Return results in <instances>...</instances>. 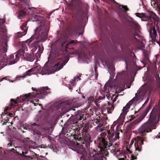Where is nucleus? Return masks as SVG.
<instances>
[{
  "instance_id": "f257e3e1",
  "label": "nucleus",
  "mask_w": 160,
  "mask_h": 160,
  "mask_svg": "<svg viewBox=\"0 0 160 160\" xmlns=\"http://www.w3.org/2000/svg\"><path fill=\"white\" fill-rule=\"evenodd\" d=\"M160 117V106L156 105L152 108L150 113L149 120L141 126L138 130L139 134L145 136L147 133L150 132L153 129L154 123L157 118L159 121Z\"/></svg>"
},
{
  "instance_id": "f03ea898",
  "label": "nucleus",
  "mask_w": 160,
  "mask_h": 160,
  "mask_svg": "<svg viewBox=\"0 0 160 160\" xmlns=\"http://www.w3.org/2000/svg\"><path fill=\"white\" fill-rule=\"evenodd\" d=\"M76 110L69 112L71 116L66 122L64 125L62 129L64 128L68 130L71 127L74 128L73 125L74 124H76L80 122L79 124H83L82 121L85 120V116H84V113L82 112L77 108Z\"/></svg>"
},
{
  "instance_id": "7ed1b4c3",
  "label": "nucleus",
  "mask_w": 160,
  "mask_h": 160,
  "mask_svg": "<svg viewBox=\"0 0 160 160\" xmlns=\"http://www.w3.org/2000/svg\"><path fill=\"white\" fill-rule=\"evenodd\" d=\"M76 110L69 112L71 116L66 122L64 125L62 129L64 128L68 130L71 127L74 128L73 125L74 124H76L80 122L79 124H83L82 121L85 120V116H84V113L82 112L77 108Z\"/></svg>"
},
{
  "instance_id": "20e7f679",
  "label": "nucleus",
  "mask_w": 160,
  "mask_h": 160,
  "mask_svg": "<svg viewBox=\"0 0 160 160\" xmlns=\"http://www.w3.org/2000/svg\"><path fill=\"white\" fill-rule=\"evenodd\" d=\"M146 20H148L147 25L150 26V28L148 29L150 37L152 40L155 41L158 37L157 32H158L160 37V30L158 26L159 18L156 15H155L153 17H147Z\"/></svg>"
},
{
  "instance_id": "39448f33",
  "label": "nucleus",
  "mask_w": 160,
  "mask_h": 160,
  "mask_svg": "<svg viewBox=\"0 0 160 160\" xmlns=\"http://www.w3.org/2000/svg\"><path fill=\"white\" fill-rule=\"evenodd\" d=\"M97 142L98 144L96 149H93L92 151L96 152L93 155V157L100 158L105 156L108 157V152L105 149L106 144L104 139L102 137H99L97 140Z\"/></svg>"
},
{
  "instance_id": "423d86ee",
  "label": "nucleus",
  "mask_w": 160,
  "mask_h": 160,
  "mask_svg": "<svg viewBox=\"0 0 160 160\" xmlns=\"http://www.w3.org/2000/svg\"><path fill=\"white\" fill-rule=\"evenodd\" d=\"M49 30V28L46 25L44 21L40 22V25L35 31L36 38H39L42 41H45L47 38Z\"/></svg>"
},
{
  "instance_id": "0eeeda50",
  "label": "nucleus",
  "mask_w": 160,
  "mask_h": 160,
  "mask_svg": "<svg viewBox=\"0 0 160 160\" xmlns=\"http://www.w3.org/2000/svg\"><path fill=\"white\" fill-rule=\"evenodd\" d=\"M75 100L69 99L65 101L64 102V106L61 109L62 112L63 114L68 112L76 111L78 109V106L75 103Z\"/></svg>"
},
{
  "instance_id": "6e6552de",
  "label": "nucleus",
  "mask_w": 160,
  "mask_h": 160,
  "mask_svg": "<svg viewBox=\"0 0 160 160\" xmlns=\"http://www.w3.org/2000/svg\"><path fill=\"white\" fill-rule=\"evenodd\" d=\"M31 96V93H29L26 94L23 96H21L20 98L18 97L16 100L13 99H11L10 107H6L4 109V112H7L8 111L12 109L15 105L17 104L18 102H24L26 99H28L30 98Z\"/></svg>"
},
{
  "instance_id": "1a4fd4ad",
  "label": "nucleus",
  "mask_w": 160,
  "mask_h": 160,
  "mask_svg": "<svg viewBox=\"0 0 160 160\" xmlns=\"http://www.w3.org/2000/svg\"><path fill=\"white\" fill-rule=\"evenodd\" d=\"M147 138L145 136H137L132 140L130 144L134 143L136 151L140 152L141 150L142 145L143 144V142L146 141Z\"/></svg>"
},
{
  "instance_id": "9d476101",
  "label": "nucleus",
  "mask_w": 160,
  "mask_h": 160,
  "mask_svg": "<svg viewBox=\"0 0 160 160\" xmlns=\"http://www.w3.org/2000/svg\"><path fill=\"white\" fill-rule=\"evenodd\" d=\"M74 128L71 127L70 128L74 131L75 134H76L78 138H80V139L77 140V141L79 142L82 138H84L88 136H90V135L88 134L87 130L86 128H83L82 129V128H76L75 126H74Z\"/></svg>"
},
{
  "instance_id": "9b49d317",
  "label": "nucleus",
  "mask_w": 160,
  "mask_h": 160,
  "mask_svg": "<svg viewBox=\"0 0 160 160\" xmlns=\"http://www.w3.org/2000/svg\"><path fill=\"white\" fill-rule=\"evenodd\" d=\"M23 2L18 3V7L21 9L19 16L22 17L26 15V11L27 10V8L25 6V5L28 7L29 5V2L28 0H23Z\"/></svg>"
},
{
  "instance_id": "f8f14e48",
  "label": "nucleus",
  "mask_w": 160,
  "mask_h": 160,
  "mask_svg": "<svg viewBox=\"0 0 160 160\" xmlns=\"http://www.w3.org/2000/svg\"><path fill=\"white\" fill-rule=\"evenodd\" d=\"M27 49L26 46L25 45H22L21 48L17 52V54L15 55V59L11 61L10 64H14L18 61L20 56L25 54V50Z\"/></svg>"
},
{
  "instance_id": "ddd939ff",
  "label": "nucleus",
  "mask_w": 160,
  "mask_h": 160,
  "mask_svg": "<svg viewBox=\"0 0 160 160\" xmlns=\"http://www.w3.org/2000/svg\"><path fill=\"white\" fill-rule=\"evenodd\" d=\"M61 54V52L57 50H52L48 58V61L51 62V63H54L57 59V57L59 56Z\"/></svg>"
},
{
  "instance_id": "4468645a",
  "label": "nucleus",
  "mask_w": 160,
  "mask_h": 160,
  "mask_svg": "<svg viewBox=\"0 0 160 160\" xmlns=\"http://www.w3.org/2000/svg\"><path fill=\"white\" fill-rule=\"evenodd\" d=\"M149 110L148 109L146 108L145 111L138 119L134 121L130 124L129 126V127L132 128L133 127L134 125L140 122L141 121H142L145 117Z\"/></svg>"
},
{
  "instance_id": "2eb2a0df",
  "label": "nucleus",
  "mask_w": 160,
  "mask_h": 160,
  "mask_svg": "<svg viewBox=\"0 0 160 160\" xmlns=\"http://www.w3.org/2000/svg\"><path fill=\"white\" fill-rule=\"evenodd\" d=\"M78 41L77 40H72L68 42L66 45L65 50L67 52H71L70 53L74 54V48L73 46L77 44Z\"/></svg>"
},
{
  "instance_id": "dca6fc26",
  "label": "nucleus",
  "mask_w": 160,
  "mask_h": 160,
  "mask_svg": "<svg viewBox=\"0 0 160 160\" xmlns=\"http://www.w3.org/2000/svg\"><path fill=\"white\" fill-rule=\"evenodd\" d=\"M61 58H60L58 59L57 63L53 67V69L55 71H58L62 69L67 62L65 61L62 59Z\"/></svg>"
},
{
  "instance_id": "f3484780",
  "label": "nucleus",
  "mask_w": 160,
  "mask_h": 160,
  "mask_svg": "<svg viewBox=\"0 0 160 160\" xmlns=\"http://www.w3.org/2000/svg\"><path fill=\"white\" fill-rule=\"evenodd\" d=\"M91 138L90 136H88L83 139H81L80 141L81 143V147L85 148H86L88 149L90 148V144L92 142Z\"/></svg>"
},
{
  "instance_id": "a211bd4d",
  "label": "nucleus",
  "mask_w": 160,
  "mask_h": 160,
  "mask_svg": "<svg viewBox=\"0 0 160 160\" xmlns=\"http://www.w3.org/2000/svg\"><path fill=\"white\" fill-rule=\"evenodd\" d=\"M27 24V22H25L21 26V29L23 32H18L16 35V37L17 38H21L26 34L28 28V27H26Z\"/></svg>"
},
{
  "instance_id": "6ab92c4d",
  "label": "nucleus",
  "mask_w": 160,
  "mask_h": 160,
  "mask_svg": "<svg viewBox=\"0 0 160 160\" xmlns=\"http://www.w3.org/2000/svg\"><path fill=\"white\" fill-rule=\"evenodd\" d=\"M68 133L66 134V136L68 137V139L70 140L72 139V141L73 140L75 141L80 138L78 137L76 134H75V132L72 130H70Z\"/></svg>"
},
{
  "instance_id": "aec40b11",
  "label": "nucleus",
  "mask_w": 160,
  "mask_h": 160,
  "mask_svg": "<svg viewBox=\"0 0 160 160\" xmlns=\"http://www.w3.org/2000/svg\"><path fill=\"white\" fill-rule=\"evenodd\" d=\"M119 132H116L115 137L113 138L114 136V134L113 133H111L109 131L108 132V134L107 135V138H108V139L109 141H115L117 139H119Z\"/></svg>"
},
{
  "instance_id": "412c9836",
  "label": "nucleus",
  "mask_w": 160,
  "mask_h": 160,
  "mask_svg": "<svg viewBox=\"0 0 160 160\" xmlns=\"http://www.w3.org/2000/svg\"><path fill=\"white\" fill-rule=\"evenodd\" d=\"M50 90L48 87H42L39 89L37 94L46 95L51 92Z\"/></svg>"
},
{
  "instance_id": "4be33fe9",
  "label": "nucleus",
  "mask_w": 160,
  "mask_h": 160,
  "mask_svg": "<svg viewBox=\"0 0 160 160\" xmlns=\"http://www.w3.org/2000/svg\"><path fill=\"white\" fill-rule=\"evenodd\" d=\"M134 99H132L130 100L125 106V107H124L122 109V112L121 114V116H125L127 112L128 111V109L130 108L131 105L133 103L132 102V100Z\"/></svg>"
},
{
  "instance_id": "5701e85b",
  "label": "nucleus",
  "mask_w": 160,
  "mask_h": 160,
  "mask_svg": "<svg viewBox=\"0 0 160 160\" xmlns=\"http://www.w3.org/2000/svg\"><path fill=\"white\" fill-rule=\"evenodd\" d=\"M109 88L110 87H109L105 86L104 88L100 91L101 93L104 96V97L106 96L107 98H109Z\"/></svg>"
},
{
  "instance_id": "b1692460",
  "label": "nucleus",
  "mask_w": 160,
  "mask_h": 160,
  "mask_svg": "<svg viewBox=\"0 0 160 160\" xmlns=\"http://www.w3.org/2000/svg\"><path fill=\"white\" fill-rule=\"evenodd\" d=\"M52 72L50 68L45 65L41 69V73L42 75L49 74L51 73Z\"/></svg>"
},
{
  "instance_id": "393cba45",
  "label": "nucleus",
  "mask_w": 160,
  "mask_h": 160,
  "mask_svg": "<svg viewBox=\"0 0 160 160\" xmlns=\"http://www.w3.org/2000/svg\"><path fill=\"white\" fill-rule=\"evenodd\" d=\"M20 57L29 62H32L35 59V58L33 57L32 55L29 54H24Z\"/></svg>"
},
{
  "instance_id": "a878e982",
  "label": "nucleus",
  "mask_w": 160,
  "mask_h": 160,
  "mask_svg": "<svg viewBox=\"0 0 160 160\" xmlns=\"http://www.w3.org/2000/svg\"><path fill=\"white\" fill-rule=\"evenodd\" d=\"M118 37L119 40L117 43L118 44H121L125 41V36L123 31H121L119 32L118 35Z\"/></svg>"
},
{
  "instance_id": "bb28decb",
  "label": "nucleus",
  "mask_w": 160,
  "mask_h": 160,
  "mask_svg": "<svg viewBox=\"0 0 160 160\" xmlns=\"http://www.w3.org/2000/svg\"><path fill=\"white\" fill-rule=\"evenodd\" d=\"M108 105L106 108L108 113H111L114 110V106L113 104H111L109 102H108Z\"/></svg>"
},
{
  "instance_id": "cd10ccee",
  "label": "nucleus",
  "mask_w": 160,
  "mask_h": 160,
  "mask_svg": "<svg viewBox=\"0 0 160 160\" xmlns=\"http://www.w3.org/2000/svg\"><path fill=\"white\" fill-rule=\"evenodd\" d=\"M19 142L23 144V145H28L31 144L32 141L30 140L29 138H27L23 139H20Z\"/></svg>"
},
{
  "instance_id": "c85d7f7f",
  "label": "nucleus",
  "mask_w": 160,
  "mask_h": 160,
  "mask_svg": "<svg viewBox=\"0 0 160 160\" xmlns=\"http://www.w3.org/2000/svg\"><path fill=\"white\" fill-rule=\"evenodd\" d=\"M126 73L125 72H123L121 73H118L117 76V78L122 80H125L127 78Z\"/></svg>"
},
{
  "instance_id": "c756f323",
  "label": "nucleus",
  "mask_w": 160,
  "mask_h": 160,
  "mask_svg": "<svg viewBox=\"0 0 160 160\" xmlns=\"http://www.w3.org/2000/svg\"><path fill=\"white\" fill-rule=\"evenodd\" d=\"M101 134L102 135V136H101V137H102V138L104 139V142L105 143H106V146H105V149H106L107 150V146H108V147H110L111 146H112V143L113 142H114L115 141H110V142H109L108 143V142L106 141L105 139V138L104 137H102V136H105L106 135V133H101Z\"/></svg>"
},
{
  "instance_id": "7c9ffc66",
  "label": "nucleus",
  "mask_w": 160,
  "mask_h": 160,
  "mask_svg": "<svg viewBox=\"0 0 160 160\" xmlns=\"http://www.w3.org/2000/svg\"><path fill=\"white\" fill-rule=\"evenodd\" d=\"M135 14L137 17H138L139 18H144L143 19L144 20L147 21H148V20H146L147 18V17H149V16L153 17L154 15H150L149 16H146V15L145 14V13H135Z\"/></svg>"
},
{
  "instance_id": "2f4dec72",
  "label": "nucleus",
  "mask_w": 160,
  "mask_h": 160,
  "mask_svg": "<svg viewBox=\"0 0 160 160\" xmlns=\"http://www.w3.org/2000/svg\"><path fill=\"white\" fill-rule=\"evenodd\" d=\"M119 95L117 94L116 95L115 94H110L109 96V98H107L108 100H112V103H113L117 100L118 97Z\"/></svg>"
},
{
  "instance_id": "473e14b6",
  "label": "nucleus",
  "mask_w": 160,
  "mask_h": 160,
  "mask_svg": "<svg viewBox=\"0 0 160 160\" xmlns=\"http://www.w3.org/2000/svg\"><path fill=\"white\" fill-rule=\"evenodd\" d=\"M130 39L131 40H136L137 41H138V39L137 38L135 37V36H137L138 37H139L140 35L138 34H135L133 32H131L130 33Z\"/></svg>"
},
{
  "instance_id": "72a5a7b5",
  "label": "nucleus",
  "mask_w": 160,
  "mask_h": 160,
  "mask_svg": "<svg viewBox=\"0 0 160 160\" xmlns=\"http://www.w3.org/2000/svg\"><path fill=\"white\" fill-rule=\"evenodd\" d=\"M160 88V82H158L156 87H155L154 85L152 92L153 93H156L158 92Z\"/></svg>"
},
{
  "instance_id": "f704fd0d",
  "label": "nucleus",
  "mask_w": 160,
  "mask_h": 160,
  "mask_svg": "<svg viewBox=\"0 0 160 160\" xmlns=\"http://www.w3.org/2000/svg\"><path fill=\"white\" fill-rule=\"evenodd\" d=\"M96 123L97 124H98L97 126L98 127H104V126H103V122L102 121V120H101L100 119H99V120H98V119H97L96 120Z\"/></svg>"
},
{
  "instance_id": "c9c22d12",
  "label": "nucleus",
  "mask_w": 160,
  "mask_h": 160,
  "mask_svg": "<svg viewBox=\"0 0 160 160\" xmlns=\"http://www.w3.org/2000/svg\"><path fill=\"white\" fill-rule=\"evenodd\" d=\"M85 151V148L80 146L79 149L77 150V152L80 154H82Z\"/></svg>"
},
{
  "instance_id": "e433bc0d",
  "label": "nucleus",
  "mask_w": 160,
  "mask_h": 160,
  "mask_svg": "<svg viewBox=\"0 0 160 160\" xmlns=\"http://www.w3.org/2000/svg\"><path fill=\"white\" fill-rule=\"evenodd\" d=\"M153 86L154 85L152 84H150L147 87V90L149 93H151L152 92Z\"/></svg>"
},
{
  "instance_id": "4c0bfd02",
  "label": "nucleus",
  "mask_w": 160,
  "mask_h": 160,
  "mask_svg": "<svg viewBox=\"0 0 160 160\" xmlns=\"http://www.w3.org/2000/svg\"><path fill=\"white\" fill-rule=\"evenodd\" d=\"M140 96L139 95H137V93H136L135 97L132 99H134V100H132V102L133 103L134 102L135 103H136L137 102H139L140 101Z\"/></svg>"
},
{
  "instance_id": "58836bf2",
  "label": "nucleus",
  "mask_w": 160,
  "mask_h": 160,
  "mask_svg": "<svg viewBox=\"0 0 160 160\" xmlns=\"http://www.w3.org/2000/svg\"><path fill=\"white\" fill-rule=\"evenodd\" d=\"M125 155H126L127 157L129 159H130L131 158H133V159L131 160H134L135 159H137V156H134L133 154H132L131 153L129 154H129H125Z\"/></svg>"
},
{
  "instance_id": "ea45409f",
  "label": "nucleus",
  "mask_w": 160,
  "mask_h": 160,
  "mask_svg": "<svg viewBox=\"0 0 160 160\" xmlns=\"http://www.w3.org/2000/svg\"><path fill=\"white\" fill-rule=\"evenodd\" d=\"M133 27L135 30L139 31L140 26L138 23H133Z\"/></svg>"
},
{
  "instance_id": "a19ab883",
  "label": "nucleus",
  "mask_w": 160,
  "mask_h": 160,
  "mask_svg": "<svg viewBox=\"0 0 160 160\" xmlns=\"http://www.w3.org/2000/svg\"><path fill=\"white\" fill-rule=\"evenodd\" d=\"M34 71V69L33 68L28 70L25 73L26 75H30L31 74H33Z\"/></svg>"
},
{
  "instance_id": "79ce46f5",
  "label": "nucleus",
  "mask_w": 160,
  "mask_h": 160,
  "mask_svg": "<svg viewBox=\"0 0 160 160\" xmlns=\"http://www.w3.org/2000/svg\"><path fill=\"white\" fill-rule=\"evenodd\" d=\"M95 129L97 131L99 132H101L102 131L105 130V127L100 128V127L98 126L96 127Z\"/></svg>"
},
{
  "instance_id": "37998d69",
  "label": "nucleus",
  "mask_w": 160,
  "mask_h": 160,
  "mask_svg": "<svg viewBox=\"0 0 160 160\" xmlns=\"http://www.w3.org/2000/svg\"><path fill=\"white\" fill-rule=\"evenodd\" d=\"M109 4L116 3L117 2L114 0H102Z\"/></svg>"
},
{
  "instance_id": "c03bdc74",
  "label": "nucleus",
  "mask_w": 160,
  "mask_h": 160,
  "mask_svg": "<svg viewBox=\"0 0 160 160\" xmlns=\"http://www.w3.org/2000/svg\"><path fill=\"white\" fill-rule=\"evenodd\" d=\"M118 160H131L133 159V158H131L130 159H129L128 158H127V156L126 155H124L123 157L122 158H118Z\"/></svg>"
},
{
  "instance_id": "a18cd8bd",
  "label": "nucleus",
  "mask_w": 160,
  "mask_h": 160,
  "mask_svg": "<svg viewBox=\"0 0 160 160\" xmlns=\"http://www.w3.org/2000/svg\"><path fill=\"white\" fill-rule=\"evenodd\" d=\"M95 100H96L95 99L94 97H90L88 99V103H91L92 102H93L94 101L95 102Z\"/></svg>"
},
{
  "instance_id": "49530a36",
  "label": "nucleus",
  "mask_w": 160,
  "mask_h": 160,
  "mask_svg": "<svg viewBox=\"0 0 160 160\" xmlns=\"http://www.w3.org/2000/svg\"><path fill=\"white\" fill-rule=\"evenodd\" d=\"M119 6L120 8H121H121H123L125 11H128L129 10V9L127 7V6H123L122 5H120Z\"/></svg>"
},
{
  "instance_id": "de8ad7c7",
  "label": "nucleus",
  "mask_w": 160,
  "mask_h": 160,
  "mask_svg": "<svg viewBox=\"0 0 160 160\" xmlns=\"http://www.w3.org/2000/svg\"><path fill=\"white\" fill-rule=\"evenodd\" d=\"M151 4L152 6H153L154 7H156L157 6V0H152Z\"/></svg>"
},
{
  "instance_id": "09e8293b",
  "label": "nucleus",
  "mask_w": 160,
  "mask_h": 160,
  "mask_svg": "<svg viewBox=\"0 0 160 160\" xmlns=\"http://www.w3.org/2000/svg\"><path fill=\"white\" fill-rule=\"evenodd\" d=\"M101 99L98 98L97 100L95 101L94 103H95L96 105L98 107H99L100 105L99 104L98 102H99V101L101 100Z\"/></svg>"
},
{
  "instance_id": "8fccbe9b",
  "label": "nucleus",
  "mask_w": 160,
  "mask_h": 160,
  "mask_svg": "<svg viewBox=\"0 0 160 160\" xmlns=\"http://www.w3.org/2000/svg\"><path fill=\"white\" fill-rule=\"evenodd\" d=\"M41 53H42L38 52L36 54L35 57L37 60H38V58H40Z\"/></svg>"
},
{
  "instance_id": "3c124183",
  "label": "nucleus",
  "mask_w": 160,
  "mask_h": 160,
  "mask_svg": "<svg viewBox=\"0 0 160 160\" xmlns=\"http://www.w3.org/2000/svg\"><path fill=\"white\" fill-rule=\"evenodd\" d=\"M143 55L146 59H148V54L146 51H144Z\"/></svg>"
},
{
  "instance_id": "603ef678",
  "label": "nucleus",
  "mask_w": 160,
  "mask_h": 160,
  "mask_svg": "<svg viewBox=\"0 0 160 160\" xmlns=\"http://www.w3.org/2000/svg\"><path fill=\"white\" fill-rule=\"evenodd\" d=\"M28 151H26L25 152L22 151V154L23 156H24L25 157H28V158H30V156H29L28 155H25L26 154H28Z\"/></svg>"
},
{
  "instance_id": "864d4df0",
  "label": "nucleus",
  "mask_w": 160,
  "mask_h": 160,
  "mask_svg": "<svg viewBox=\"0 0 160 160\" xmlns=\"http://www.w3.org/2000/svg\"><path fill=\"white\" fill-rule=\"evenodd\" d=\"M43 50V47H41L40 46H38V52L42 53Z\"/></svg>"
},
{
  "instance_id": "5fc2aeb1",
  "label": "nucleus",
  "mask_w": 160,
  "mask_h": 160,
  "mask_svg": "<svg viewBox=\"0 0 160 160\" xmlns=\"http://www.w3.org/2000/svg\"><path fill=\"white\" fill-rule=\"evenodd\" d=\"M41 67L40 65L36 67H35L33 68L34 69V71H38L41 69Z\"/></svg>"
},
{
  "instance_id": "6e6d98bb",
  "label": "nucleus",
  "mask_w": 160,
  "mask_h": 160,
  "mask_svg": "<svg viewBox=\"0 0 160 160\" xmlns=\"http://www.w3.org/2000/svg\"><path fill=\"white\" fill-rule=\"evenodd\" d=\"M149 98H148L146 100V101H145V102L144 103V104L142 105V106L139 109V110L141 109L143 107H144L148 102L149 101Z\"/></svg>"
},
{
  "instance_id": "4d7b16f0",
  "label": "nucleus",
  "mask_w": 160,
  "mask_h": 160,
  "mask_svg": "<svg viewBox=\"0 0 160 160\" xmlns=\"http://www.w3.org/2000/svg\"><path fill=\"white\" fill-rule=\"evenodd\" d=\"M157 6L156 7L158 8L160 12V1L157 0Z\"/></svg>"
},
{
  "instance_id": "13d9d810",
  "label": "nucleus",
  "mask_w": 160,
  "mask_h": 160,
  "mask_svg": "<svg viewBox=\"0 0 160 160\" xmlns=\"http://www.w3.org/2000/svg\"><path fill=\"white\" fill-rule=\"evenodd\" d=\"M38 126V125L37 124L35 123H33L31 125V128H32V129L33 130L35 129V128H34L35 127Z\"/></svg>"
},
{
  "instance_id": "bf43d9fd",
  "label": "nucleus",
  "mask_w": 160,
  "mask_h": 160,
  "mask_svg": "<svg viewBox=\"0 0 160 160\" xmlns=\"http://www.w3.org/2000/svg\"><path fill=\"white\" fill-rule=\"evenodd\" d=\"M152 105H153L152 103H151V102H150L147 108L148 109L150 110L152 108Z\"/></svg>"
},
{
  "instance_id": "052dcab7",
  "label": "nucleus",
  "mask_w": 160,
  "mask_h": 160,
  "mask_svg": "<svg viewBox=\"0 0 160 160\" xmlns=\"http://www.w3.org/2000/svg\"><path fill=\"white\" fill-rule=\"evenodd\" d=\"M135 117H134L133 115H132L131 116V118L128 120V121H130L133 119Z\"/></svg>"
},
{
  "instance_id": "680f3d73",
  "label": "nucleus",
  "mask_w": 160,
  "mask_h": 160,
  "mask_svg": "<svg viewBox=\"0 0 160 160\" xmlns=\"http://www.w3.org/2000/svg\"><path fill=\"white\" fill-rule=\"evenodd\" d=\"M5 119L7 121H8V123H10V121L9 120V119L8 117H6Z\"/></svg>"
},
{
  "instance_id": "e2e57ef3",
  "label": "nucleus",
  "mask_w": 160,
  "mask_h": 160,
  "mask_svg": "<svg viewBox=\"0 0 160 160\" xmlns=\"http://www.w3.org/2000/svg\"><path fill=\"white\" fill-rule=\"evenodd\" d=\"M118 143H116L115 144V145L114 146V147L115 148H118Z\"/></svg>"
},
{
  "instance_id": "0e129e2a",
  "label": "nucleus",
  "mask_w": 160,
  "mask_h": 160,
  "mask_svg": "<svg viewBox=\"0 0 160 160\" xmlns=\"http://www.w3.org/2000/svg\"><path fill=\"white\" fill-rule=\"evenodd\" d=\"M94 71L95 73L98 72L97 68L96 66L94 67Z\"/></svg>"
},
{
  "instance_id": "69168bd1",
  "label": "nucleus",
  "mask_w": 160,
  "mask_h": 160,
  "mask_svg": "<svg viewBox=\"0 0 160 160\" xmlns=\"http://www.w3.org/2000/svg\"><path fill=\"white\" fill-rule=\"evenodd\" d=\"M8 116L10 117H13V114L11 113H9Z\"/></svg>"
},
{
  "instance_id": "338daca9",
  "label": "nucleus",
  "mask_w": 160,
  "mask_h": 160,
  "mask_svg": "<svg viewBox=\"0 0 160 160\" xmlns=\"http://www.w3.org/2000/svg\"><path fill=\"white\" fill-rule=\"evenodd\" d=\"M14 58V56L13 55H11L10 57V59H13Z\"/></svg>"
},
{
  "instance_id": "774afa93",
  "label": "nucleus",
  "mask_w": 160,
  "mask_h": 160,
  "mask_svg": "<svg viewBox=\"0 0 160 160\" xmlns=\"http://www.w3.org/2000/svg\"><path fill=\"white\" fill-rule=\"evenodd\" d=\"M8 145L9 146H12V142H9L8 144Z\"/></svg>"
}]
</instances>
